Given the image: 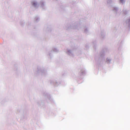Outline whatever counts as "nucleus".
Returning a JSON list of instances; mask_svg holds the SVG:
<instances>
[{
	"mask_svg": "<svg viewBox=\"0 0 130 130\" xmlns=\"http://www.w3.org/2000/svg\"><path fill=\"white\" fill-rule=\"evenodd\" d=\"M32 4L33 5L35 6L36 5V3H32Z\"/></svg>",
	"mask_w": 130,
	"mask_h": 130,
	"instance_id": "f257e3e1",
	"label": "nucleus"
},
{
	"mask_svg": "<svg viewBox=\"0 0 130 130\" xmlns=\"http://www.w3.org/2000/svg\"><path fill=\"white\" fill-rule=\"evenodd\" d=\"M120 1L121 2H122L123 1V0H120Z\"/></svg>",
	"mask_w": 130,
	"mask_h": 130,
	"instance_id": "f03ea898",
	"label": "nucleus"
}]
</instances>
